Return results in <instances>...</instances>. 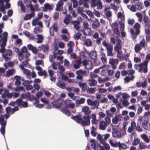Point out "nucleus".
Wrapping results in <instances>:
<instances>
[{
	"instance_id": "obj_57",
	"label": "nucleus",
	"mask_w": 150,
	"mask_h": 150,
	"mask_svg": "<svg viewBox=\"0 0 150 150\" xmlns=\"http://www.w3.org/2000/svg\"><path fill=\"white\" fill-rule=\"evenodd\" d=\"M99 104V101L98 100H95L93 102L92 105L94 106L95 107H98Z\"/></svg>"
},
{
	"instance_id": "obj_58",
	"label": "nucleus",
	"mask_w": 150,
	"mask_h": 150,
	"mask_svg": "<svg viewBox=\"0 0 150 150\" xmlns=\"http://www.w3.org/2000/svg\"><path fill=\"white\" fill-rule=\"evenodd\" d=\"M140 142V139H134L133 145H137L139 144Z\"/></svg>"
},
{
	"instance_id": "obj_42",
	"label": "nucleus",
	"mask_w": 150,
	"mask_h": 150,
	"mask_svg": "<svg viewBox=\"0 0 150 150\" xmlns=\"http://www.w3.org/2000/svg\"><path fill=\"white\" fill-rule=\"evenodd\" d=\"M51 28H53V31L55 32H57L58 31V28L57 25L56 23H54L52 25Z\"/></svg>"
},
{
	"instance_id": "obj_11",
	"label": "nucleus",
	"mask_w": 150,
	"mask_h": 150,
	"mask_svg": "<svg viewBox=\"0 0 150 150\" xmlns=\"http://www.w3.org/2000/svg\"><path fill=\"white\" fill-rule=\"evenodd\" d=\"M109 63L112 66V69H115L118 63V60L117 59H114L113 58H110L109 59Z\"/></svg>"
},
{
	"instance_id": "obj_12",
	"label": "nucleus",
	"mask_w": 150,
	"mask_h": 150,
	"mask_svg": "<svg viewBox=\"0 0 150 150\" xmlns=\"http://www.w3.org/2000/svg\"><path fill=\"white\" fill-rule=\"evenodd\" d=\"M72 101L69 99H67L65 100H63L62 103H64L66 106L69 108H73L75 107L74 104L72 103Z\"/></svg>"
},
{
	"instance_id": "obj_60",
	"label": "nucleus",
	"mask_w": 150,
	"mask_h": 150,
	"mask_svg": "<svg viewBox=\"0 0 150 150\" xmlns=\"http://www.w3.org/2000/svg\"><path fill=\"white\" fill-rule=\"evenodd\" d=\"M139 146L141 149H142L146 148L147 147V146L145 145L144 143L141 142L139 144Z\"/></svg>"
},
{
	"instance_id": "obj_10",
	"label": "nucleus",
	"mask_w": 150,
	"mask_h": 150,
	"mask_svg": "<svg viewBox=\"0 0 150 150\" xmlns=\"http://www.w3.org/2000/svg\"><path fill=\"white\" fill-rule=\"evenodd\" d=\"M91 6L94 7L97 6L99 9H101L103 7L102 3L101 0H91Z\"/></svg>"
},
{
	"instance_id": "obj_35",
	"label": "nucleus",
	"mask_w": 150,
	"mask_h": 150,
	"mask_svg": "<svg viewBox=\"0 0 150 150\" xmlns=\"http://www.w3.org/2000/svg\"><path fill=\"white\" fill-rule=\"evenodd\" d=\"M15 72V71L14 69H12L8 70L6 71V75L8 76L13 75Z\"/></svg>"
},
{
	"instance_id": "obj_17",
	"label": "nucleus",
	"mask_w": 150,
	"mask_h": 150,
	"mask_svg": "<svg viewBox=\"0 0 150 150\" xmlns=\"http://www.w3.org/2000/svg\"><path fill=\"white\" fill-rule=\"evenodd\" d=\"M78 85L81 88V89L83 91H86L87 89V88H88V85H86V83H82L81 82H79Z\"/></svg>"
},
{
	"instance_id": "obj_43",
	"label": "nucleus",
	"mask_w": 150,
	"mask_h": 150,
	"mask_svg": "<svg viewBox=\"0 0 150 150\" xmlns=\"http://www.w3.org/2000/svg\"><path fill=\"white\" fill-rule=\"evenodd\" d=\"M16 103H17V105L19 107H22V104L23 101L22 100L21 98H18L16 101Z\"/></svg>"
},
{
	"instance_id": "obj_20",
	"label": "nucleus",
	"mask_w": 150,
	"mask_h": 150,
	"mask_svg": "<svg viewBox=\"0 0 150 150\" xmlns=\"http://www.w3.org/2000/svg\"><path fill=\"white\" fill-rule=\"evenodd\" d=\"M107 126V123L104 121H101L99 122V129L102 130H105L106 129Z\"/></svg>"
},
{
	"instance_id": "obj_28",
	"label": "nucleus",
	"mask_w": 150,
	"mask_h": 150,
	"mask_svg": "<svg viewBox=\"0 0 150 150\" xmlns=\"http://www.w3.org/2000/svg\"><path fill=\"white\" fill-rule=\"evenodd\" d=\"M120 119V116L119 115H116L112 119V121L113 123L115 125L117 124Z\"/></svg>"
},
{
	"instance_id": "obj_2",
	"label": "nucleus",
	"mask_w": 150,
	"mask_h": 150,
	"mask_svg": "<svg viewBox=\"0 0 150 150\" xmlns=\"http://www.w3.org/2000/svg\"><path fill=\"white\" fill-rule=\"evenodd\" d=\"M147 61H144L143 63H141L139 64H135L134 65V68L137 70L139 68L138 70L139 72H142L143 71L144 73H146L148 71V68H147Z\"/></svg>"
},
{
	"instance_id": "obj_51",
	"label": "nucleus",
	"mask_w": 150,
	"mask_h": 150,
	"mask_svg": "<svg viewBox=\"0 0 150 150\" xmlns=\"http://www.w3.org/2000/svg\"><path fill=\"white\" fill-rule=\"evenodd\" d=\"M19 2L21 3V9L23 11L25 12V8L21 0H19Z\"/></svg>"
},
{
	"instance_id": "obj_38",
	"label": "nucleus",
	"mask_w": 150,
	"mask_h": 150,
	"mask_svg": "<svg viewBox=\"0 0 150 150\" xmlns=\"http://www.w3.org/2000/svg\"><path fill=\"white\" fill-rule=\"evenodd\" d=\"M60 64L59 62H54L52 64V69L54 70H56L57 69V66Z\"/></svg>"
},
{
	"instance_id": "obj_29",
	"label": "nucleus",
	"mask_w": 150,
	"mask_h": 150,
	"mask_svg": "<svg viewBox=\"0 0 150 150\" xmlns=\"http://www.w3.org/2000/svg\"><path fill=\"white\" fill-rule=\"evenodd\" d=\"M142 49V46L139 44H137L134 47V50L136 53H138Z\"/></svg>"
},
{
	"instance_id": "obj_21",
	"label": "nucleus",
	"mask_w": 150,
	"mask_h": 150,
	"mask_svg": "<svg viewBox=\"0 0 150 150\" xmlns=\"http://www.w3.org/2000/svg\"><path fill=\"white\" fill-rule=\"evenodd\" d=\"M14 78L16 80L14 82L15 85L18 86L21 85V82L20 81L21 79V77L19 76H14Z\"/></svg>"
},
{
	"instance_id": "obj_33",
	"label": "nucleus",
	"mask_w": 150,
	"mask_h": 150,
	"mask_svg": "<svg viewBox=\"0 0 150 150\" xmlns=\"http://www.w3.org/2000/svg\"><path fill=\"white\" fill-rule=\"evenodd\" d=\"M149 18L148 17L145 16L144 18V21L146 26L150 28V24L149 23Z\"/></svg>"
},
{
	"instance_id": "obj_34",
	"label": "nucleus",
	"mask_w": 150,
	"mask_h": 150,
	"mask_svg": "<svg viewBox=\"0 0 150 150\" xmlns=\"http://www.w3.org/2000/svg\"><path fill=\"white\" fill-rule=\"evenodd\" d=\"M135 7L138 10H140L142 8V4L140 2H137L135 4Z\"/></svg>"
},
{
	"instance_id": "obj_55",
	"label": "nucleus",
	"mask_w": 150,
	"mask_h": 150,
	"mask_svg": "<svg viewBox=\"0 0 150 150\" xmlns=\"http://www.w3.org/2000/svg\"><path fill=\"white\" fill-rule=\"evenodd\" d=\"M28 6L30 8V9L31 11V13H34L35 10L33 5L30 4H29Z\"/></svg>"
},
{
	"instance_id": "obj_64",
	"label": "nucleus",
	"mask_w": 150,
	"mask_h": 150,
	"mask_svg": "<svg viewBox=\"0 0 150 150\" xmlns=\"http://www.w3.org/2000/svg\"><path fill=\"white\" fill-rule=\"evenodd\" d=\"M135 73V71L134 70H129L127 71V74L131 76H134L133 74Z\"/></svg>"
},
{
	"instance_id": "obj_14",
	"label": "nucleus",
	"mask_w": 150,
	"mask_h": 150,
	"mask_svg": "<svg viewBox=\"0 0 150 150\" xmlns=\"http://www.w3.org/2000/svg\"><path fill=\"white\" fill-rule=\"evenodd\" d=\"M112 135L113 137L115 138H120L122 137L121 133L119 132L117 129L115 128L113 129Z\"/></svg>"
},
{
	"instance_id": "obj_36",
	"label": "nucleus",
	"mask_w": 150,
	"mask_h": 150,
	"mask_svg": "<svg viewBox=\"0 0 150 150\" xmlns=\"http://www.w3.org/2000/svg\"><path fill=\"white\" fill-rule=\"evenodd\" d=\"M57 86L59 87L64 89L65 88V84L62 81H59L57 84Z\"/></svg>"
},
{
	"instance_id": "obj_46",
	"label": "nucleus",
	"mask_w": 150,
	"mask_h": 150,
	"mask_svg": "<svg viewBox=\"0 0 150 150\" xmlns=\"http://www.w3.org/2000/svg\"><path fill=\"white\" fill-rule=\"evenodd\" d=\"M58 68L59 70L60 71L59 72L61 74H62V73L65 71V69L63 66L61 65H60V64L59 65Z\"/></svg>"
},
{
	"instance_id": "obj_52",
	"label": "nucleus",
	"mask_w": 150,
	"mask_h": 150,
	"mask_svg": "<svg viewBox=\"0 0 150 150\" xmlns=\"http://www.w3.org/2000/svg\"><path fill=\"white\" fill-rule=\"evenodd\" d=\"M3 120L1 122V127H5L7 121L4 120L3 117H2Z\"/></svg>"
},
{
	"instance_id": "obj_37",
	"label": "nucleus",
	"mask_w": 150,
	"mask_h": 150,
	"mask_svg": "<svg viewBox=\"0 0 150 150\" xmlns=\"http://www.w3.org/2000/svg\"><path fill=\"white\" fill-rule=\"evenodd\" d=\"M134 77V76H132L130 77L129 76H126L124 79L125 82L128 83L130 80L133 81Z\"/></svg>"
},
{
	"instance_id": "obj_9",
	"label": "nucleus",
	"mask_w": 150,
	"mask_h": 150,
	"mask_svg": "<svg viewBox=\"0 0 150 150\" xmlns=\"http://www.w3.org/2000/svg\"><path fill=\"white\" fill-rule=\"evenodd\" d=\"M63 100L61 98L58 99L57 100L54 101L51 103L53 108L59 109L61 108L62 103Z\"/></svg>"
},
{
	"instance_id": "obj_50",
	"label": "nucleus",
	"mask_w": 150,
	"mask_h": 150,
	"mask_svg": "<svg viewBox=\"0 0 150 150\" xmlns=\"http://www.w3.org/2000/svg\"><path fill=\"white\" fill-rule=\"evenodd\" d=\"M32 81H29L28 80H26L24 81L22 83V84L23 85L25 86H27L29 85L30 84H31L32 83Z\"/></svg>"
},
{
	"instance_id": "obj_53",
	"label": "nucleus",
	"mask_w": 150,
	"mask_h": 150,
	"mask_svg": "<svg viewBox=\"0 0 150 150\" xmlns=\"http://www.w3.org/2000/svg\"><path fill=\"white\" fill-rule=\"evenodd\" d=\"M59 12H54L53 16L54 19V20L57 19L59 17Z\"/></svg>"
},
{
	"instance_id": "obj_31",
	"label": "nucleus",
	"mask_w": 150,
	"mask_h": 150,
	"mask_svg": "<svg viewBox=\"0 0 150 150\" xmlns=\"http://www.w3.org/2000/svg\"><path fill=\"white\" fill-rule=\"evenodd\" d=\"M84 44L87 47H90L92 45V42L90 39H87L84 42Z\"/></svg>"
},
{
	"instance_id": "obj_45",
	"label": "nucleus",
	"mask_w": 150,
	"mask_h": 150,
	"mask_svg": "<svg viewBox=\"0 0 150 150\" xmlns=\"http://www.w3.org/2000/svg\"><path fill=\"white\" fill-rule=\"evenodd\" d=\"M97 138L98 140H99L100 143H104L105 141L103 139L101 135L100 134H98L97 136Z\"/></svg>"
},
{
	"instance_id": "obj_1",
	"label": "nucleus",
	"mask_w": 150,
	"mask_h": 150,
	"mask_svg": "<svg viewBox=\"0 0 150 150\" xmlns=\"http://www.w3.org/2000/svg\"><path fill=\"white\" fill-rule=\"evenodd\" d=\"M71 118L77 123L81 124L83 126H89L90 124V120H88L83 116L82 117L79 115L73 116L71 117Z\"/></svg>"
},
{
	"instance_id": "obj_48",
	"label": "nucleus",
	"mask_w": 150,
	"mask_h": 150,
	"mask_svg": "<svg viewBox=\"0 0 150 150\" xmlns=\"http://www.w3.org/2000/svg\"><path fill=\"white\" fill-rule=\"evenodd\" d=\"M97 83V81L94 79H91L90 80L89 84L91 86H94Z\"/></svg>"
},
{
	"instance_id": "obj_39",
	"label": "nucleus",
	"mask_w": 150,
	"mask_h": 150,
	"mask_svg": "<svg viewBox=\"0 0 150 150\" xmlns=\"http://www.w3.org/2000/svg\"><path fill=\"white\" fill-rule=\"evenodd\" d=\"M42 31V30L39 26H36L34 29V32L36 34L40 33Z\"/></svg>"
},
{
	"instance_id": "obj_30",
	"label": "nucleus",
	"mask_w": 150,
	"mask_h": 150,
	"mask_svg": "<svg viewBox=\"0 0 150 150\" xmlns=\"http://www.w3.org/2000/svg\"><path fill=\"white\" fill-rule=\"evenodd\" d=\"M81 63V61L80 60H78L73 65V67L75 69H78L79 68Z\"/></svg>"
},
{
	"instance_id": "obj_41",
	"label": "nucleus",
	"mask_w": 150,
	"mask_h": 150,
	"mask_svg": "<svg viewBox=\"0 0 150 150\" xmlns=\"http://www.w3.org/2000/svg\"><path fill=\"white\" fill-rule=\"evenodd\" d=\"M38 74L39 76H44L45 77H46L47 76V73L46 71L45 70L39 71L38 73Z\"/></svg>"
},
{
	"instance_id": "obj_24",
	"label": "nucleus",
	"mask_w": 150,
	"mask_h": 150,
	"mask_svg": "<svg viewBox=\"0 0 150 150\" xmlns=\"http://www.w3.org/2000/svg\"><path fill=\"white\" fill-rule=\"evenodd\" d=\"M72 17L70 14L67 15V16L64 20V23L67 25L70 23V21L71 20Z\"/></svg>"
},
{
	"instance_id": "obj_3",
	"label": "nucleus",
	"mask_w": 150,
	"mask_h": 150,
	"mask_svg": "<svg viewBox=\"0 0 150 150\" xmlns=\"http://www.w3.org/2000/svg\"><path fill=\"white\" fill-rule=\"evenodd\" d=\"M3 28V25L2 24H0V38H1L3 41L1 44V47H4L6 45V43L7 40V37L8 34L6 32H4L2 35L3 37L2 38L1 34L3 32V30L2 28Z\"/></svg>"
},
{
	"instance_id": "obj_6",
	"label": "nucleus",
	"mask_w": 150,
	"mask_h": 150,
	"mask_svg": "<svg viewBox=\"0 0 150 150\" xmlns=\"http://www.w3.org/2000/svg\"><path fill=\"white\" fill-rule=\"evenodd\" d=\"M138 120L141 123L142 127L145 129H147L148 128L147 124L149 122L148 117L146 116H144L140 117L138 119Z\"/></svg>"
},
{
	"instance_id": "obj_54",
	"label": "nucleus",
	"mask_w": 150,
	"mask_h": 150,
	"mask_svg": "<svg viewBox=\"0 0 150 150\" xmlns=\"http://www.w3.org/2000/svg\"><path fill=\"white\" fill-rule=\"evenodd\" d=\"M8 90L6 89L1 94V97L2 98H6L7 97V95L8 93Z\"/></svg>"
},
{
	"instance_id": "obj_5",
	"label": "nucleus",
	"mask_w": 150,
	"mask_h": 150,
	"mask_svg": "<svg viewBox=\"0 0 150 150\" xmlns=\"http://www.w3.org/2000/svg\"><path fill=\"white\" fill-rule=\"evenodd\" d=\"M89 71H85L82 69H80L77 71L76 72L77 75L76 78L79 80L82 81L83 80V76H88L89 75Z\"/></svg>"
},
{
	"instance_id": "obj_40",
	"label": "nucleus",
	"mask_w": 150,
	"mask_h": 150,
	"mask_svg": "<svg viewBox=\"0 0 150 150\" xmlns=\"http://www.w3.org/2000/svg\"><path fill=\"white\" fill-rule=\"evenodd\" d=\"M37 36L38 37V40L37 41V43H42L43 42V39L42 36L41 35H37Z\"/></svg>"
},
{
	"instance_id": "obj_4",
	"label": "nucleus",
	"mask_w": 150,
	"mask_h": 150,
	"mask_svg": "<svg viewBox=\"0 0 150 150\" xmlns=\"http://www.w3.org/2000/svg\"><path fill=\"white\" fill-rule=\"evenodd\" d=\"M102 44L106 49L107 55L110 57L112 56L113 55L112 52L113 50L112 45L110 43H107L105 40H103Z\"/></svg>"
},
{
	"instance_id": "obj_49",
	"label": "nucleus",
	"mask_w": 150,
	"mask_h": 150,
	"mask_svg": "<svg viewBox=\"0 0 150 150\" xmlns=\"http://www.w3.org/2000/svg\"><path fill=\"white\" fill-rule=\"evenodd\" d=\"M137 124V125L136 127V130L138 132H141L143 131L142 128L138 123Z\"/></svg>"
},
{
	"instance_id": "obj_16",
	"label": "nucleus",
	"mask_w": 150,
	"mask_h": 150,
	"mask_svg": "<svg viewBox=\"0 0 150 150\" xmlns=\"http://www.w3.org/2000/svg\"><path fill=\"white\" fill-rule=\"evenodd\" d=\"M89 56L90 58L93 60V62L97 59V53L96 51L92 50L89 53Z\"/></svg>"
},
{
	"instance_id": "obj_47",
	"label": "nucleus",
	"mask_w": 150,
	"mask_h": 150,
	"mask_svg": "<svg viewBox=\"0 0 150 150\" xmlns=\"http://www.w3.org/2000/svg\"><path fill=\"white\" fill-rule=\"evenodd\" d=\"M79 30L78 32L74 36V38L76 40H79L81 35V34L79 33Z\"/></svg>"
},
{
	"instance_id": "obj_27",
	"label": "nucleus",
	"mask_w": 150,
	"mask_h": 150,
	"mask_svg": "<svg viewBox=\"0 0 150 150\" xmlns=\"http://www.w3.org/2000/svg\"><path fill=\"white\" fill-rule=\"evenodd\" d=\"M35 16V13H31L26 15L24 18V20L27 21L30 19L32 17H34Z\"/></svg>"
},
{
	"instance_id": "obj_18",
	"label": "nucleus",
	"mask_w": 150,
	"mask_h": 150,
	"mask_svg": "<svg viewBox=\"0 0 150 150\" xmlns=\"http://www.w3.org/2000/svg\"><path fill=\"white\" fill-rule=\"evenodd\" d=\"M71 23L74 25V27L76 30H79L80 29V27L79 25L80 23L79 21L75 20L71 21Z\"/></svg>"
},
{
	"instance_id": "obj_13",
	"label": "nucleus",
	"mask_w": 150,
	"mask_h": 150,
	"mask_svg": "<svg viewBox=\"0 0 150 150\" xmlns=\"http://www.w3.org/2000/svg\"><path fill=\"white\" fill-rule=\"evenodd\" d=\"M44 7H43V11L46 12L48 10H52L54 7V5L53 4H49L46 3L44 4Z\"/></svg>"
},
{
	"instance_id": "obj_59",
	"label": "nucleus",
	"mask_w": 150,
	"mask_h": 150,
	"mask_svg": "<svg viewBox=\"0 0 150 150\" xmlns=\"http://www.w3.org/2000/svg\"><path fill=\"white\" fill-rule=\"evenodd\" d=\"M87 90V93L89 94L93 93L94 91V89L93 88H88Z\"/></svg>"
},
{
	"instance_id": "obj_8",
	"label": "nucleus",
	"mask_w": 150,
	"mask_h": 150,
	"mask_svg": "<svg viewBox=\"0 0 150 150\" xmlns=\"http://www.w3.org/2000/svg\"><path fill=\"white\" fill-rule=\"evenodd\" d=\"M12 54V51L11 50L8 49L5 51L4 54H2V56L5 61L9 60L10 57Z\"/></svg>"
},
{
	"instance_id": "obj_32",
	"label": "nucleus",
	"mask_w": 150,
	"mask_h": 150,
	"mask_svg": "<svg viewBox=\"0 0 150 150\" xmlns=\"http://www.w3.org/2000/svg\"><path fill=\"white\" fill-rule=\"evenodd\" d=\"M134 28L136 29V33L137 34H139L140 31L139 28L140 25L138 23H136L134 27Z\"/></svg>"
},
{
	"instance_id": "obj_22",
	"label": "nucleus",
	"mask_w": 150,
	"mask_h": 150,
	"mask_svg": "<svg viewBox=\"0 0 150 150\" xmlns=\"http://www.w3.org/2000/svg\"><path fill=\"white\" fill-rule=\"evenodd\" d=\"M117 45L114 47V50L115 52L119 51L121 49V40L120 39H117Z\"/></svg>"
},
{
	"instance_id": "obj_62",
	"label": "nucleus",
	"mask_w": 150,
	"mask_h": 150,
	"mask_svg": "<svg viewBox=\"0 0 150 150\" xmlns=\"http://www.w3.org/2000/svg\"><path fill=\"white\" fill-rule=\"evenodd\" d=\"M142 47L144 48L145 47V40L144 38L142 40L139 42V44Z\"/></svg>"
},
{
	"instance_id": "obj_61",
	"label": "nucleus",
	"mask_w": 150,
	"mask_h": 150,
	"mask_svg": "<svg viewBox=\"0 0 150 150\" xmlns=\"http://www.w3.org/2000/svg\"><path fill=\"white\" fill-rule=\"evenodd\" d=\"M110 6L112 7V8L115 11H117V10L118 8L117 6L115 5L114 3H112L110 4Z\"/></svg>"
},
{
	"instance_id": "obj_44",
	"label": "nucleus",
	"mask_w": 150,
	"mask_h": 150,
	"mask_svg": "<svg viewBox=\"0 0 150 150\" xmlns=\"http://www.w3.org/2000/svg\"><path fill=\"white\" fill-rule=\"evenodd\" d=\"M130 32L132 34V38H136L137 35L139 34H137L136 32L135 33H134V32L132 28H131L130 30Z\"/></svg>"
},
{
	"instance_id": "obj_23",
	"label": "nucleus",
	"mask_w": 150,
	"mask_h": 150,
	"mask_svg": "<svg viewBox=\"0 0 150 150\" xmlns=\"http://www.w3.org/2000/svg\"><path fill=\"white\" fill-rule=\"evenodd\" d=\"M68 108H69L66 106L62 108V111L67 116H69L71 115V113L68 110Z\"/></svg>"
},
{
	"instance_id": "obj_56",
	"label": "nucleus",
	"mask_w": 150,
	"mask_h": 150,
	"mask_svg": "<svg viewBox=\"0 0 150 150\" xmlns=\"http://www.w3.org/2000/svg\"><path fill=\"white\" fill-rule=\"evenodd\" d=\"M61 37L63 40H64L65 42L68 41L69 39L65 35L62 34L61 35Z\"/></svg>"
},
{
	"instance_id": "obj_26",
	"label": "nucleus",
	"mask_w": 150,
	"mask_h": 150,
	"mask_svg": "<svg viewBox=\"0 0 150 150\" xmlns=\"http://www.w3.org/2000/svg\"><path fill=\"white\" fill-rule=\"evenodd\" d=\"M118 146L119 147L120 150L121 149H126L127 148V146L125 143H121L120 142H117Z\"/></svg>"
},
{
	"instance_id": "obj_15",
	"label": "nucleus",
	"mask_w": 150,
	"mask_h": 150,
	"mask_svg": "<svg viewBox=\"0 0 150 150\" xmlns=\"http://www.w3.org/2000/svg\"><path fill=\"white\" fill-rule=\"evenodd\" d=\"M27 47L28 49L34 54H36L38 52V49L36 47H34L31 44H28L27 45Z\"/></svg>"
},
{
	"instance_id": "obj_19",
	"label": "nucleus",
	"mask_w": 150,
	"mask_h": 150,
	"mask_svg": "<svg viewBox=\"0 0 150 150\" xmlns=\"http://www.w3.org/2000/svg\"><path fill=\"white\" fill-rule=\"evenodd\" d=\"M136 124L135 122L134 121L132 122L130 126L129 127L128 129L127 132L129 133H131L133 129L136 128Z\"/></svg>"
},
{
	"instance_id": "obj_63",
	"label": "nucleus",
	"mask_w": 150,
	"mask_h": 150,
	"mask_svg": "<svg viewBox=\"0 0 150 150\" xmlns=\"http://www.w3.org/2000/svg\"><path fill=\"white\" fill-rule=\"evenodd\" d=\"M43 45V52H45L46 51H48L49 50V47L47 45Z\"/></svg>"
},
{
	"instance_id": "obj_7",
	"label": "nucleus",
	"mask_w": 150,
	"mask_h": 150,
	"mask_svg": "<svg viewBox=\"0 0 150 150\" xmlns=\"http://www.w3.org/2000/svg\"><path fill=\"white\" fill-rule=\"evenodd\" d=\"M82 111L84 112V117H86V118L88 120H90L91 118V116L90 114L91 111L89 110V108L88 106L84 107L82 108Z\"/></svg>"
},
{
	"instance_id": "obj_25",
	"label": "nucleus",
	"mask_w": 150,
	"mask_h": 150,
	"mask_svg": "<svg viewBox=\"0 0 150 150\" xmlns=\"http://www.w3.org/2000/svg\"><path fill=\"white\" fill-rule=\"evenodd\" d=\"M100 23L99 21L96 19V20L94 21L92 24V28L94 29H97L98 28L100 25Z\"/></svg>"
}]
</instances>
